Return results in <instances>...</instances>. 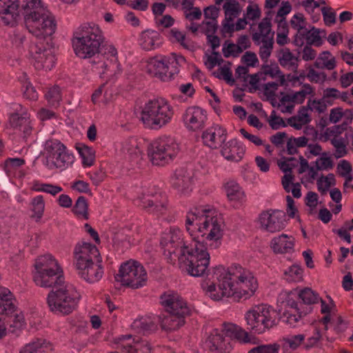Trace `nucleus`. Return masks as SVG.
I'll list each match as a JSON object with an SVG mask.
<instances>
[{"label":"nucleus","mask_w":353,"mask_h":353,"mask_svg":"<svg viewBox=\"0 0 353 353\" xmlns=\"http://www.w3.org/2000/svg\"><path fill=\"white\" fill-rule=\"evenodd\" d=\"M101 30L96 25H85L75 32L72 40L77 56L81 59L93 58L92 70L100 75L114 77L121 73L117 50L112 44H105Z\"/></svg>","instance_id":"1"},{"label":"nucleus","mask_w":353,"mask_h":353,"mask_svg":"<svg viewBox=\"0 0 353 353\" xmlns=\"http://www.w3.org/2000/svg\"><path fill=\"white\" fill-rule=\"evenodd\" d=\"M222 219L214 209L206 207L194 208L187 214L186 230L195 241L200 240L205 245L216 248L223 236Z\"/></svg>","instance_id":"2"},{"label":"nucleus","mask_w":353,"mask_h":353,"mask_svg":"<svg viewBox=\"0 0 353 353\" xmlns=\"http://www.w3.org/2000/svg\"><path fill=\"white\" fill-rule=\"evenodd\" d=\"M23 17L28 31L38 39H49L57 24L52 13L41 4V0H26L23 6Z\"/></svg>","instance_id":"3"},{"label":"nucleus","mask_w":353,"mask_h":353,"mask_svg":"<svg viewBox=\"0 0 353 353\" xmlns=\"http://www.w3.org/2000/svg\"><path fill=\"white\" fill-rule=\"evenodd\" d=\"M227 271L228 279L223 281L221 285L225 290L223 294H227L228 298L239 302L254 295L258 288V283L250 270L240 265L233 264Z\"/></svg>","instance_id":"4"},{"label":"nucleus","mask_w":353,"mask_h":353,"mask_svg":"<svg viewBox=\"0 0 353 353\" xmlns=\"http://www.w3.org/2000/svg\"><path fill=\"white\" fill-rule=\"evenodd\" d=\"M47 296V304L51 312L56 314L68 315L74 311L81 299L76 288L64 279L53 284Z\"/></svg>","instance_id":"5"},{"label":"nucleus","mask_w":353,"mask_h":353,"mask_svg":"<svg viewBox=\"0 0 353 353\" xmlns=\"http://www.w3.org/2000/svg\"><path fill=\"white\" fill-rule=\"evenodd\" d=\"M178 256L180 268L193 276H201L208 270L210 263V254L207 247L200 240L190 245V250H183Z\"/></svg>","instance_id":"6"},{"label":"nucleus","mask_w":353,"mask_h":353,"mask_svg":"<svg viewBox=\"0 0 353 353\" xmlns=\"http://www.w3.org/2000/svg\"><path fill=\"white\" fill-rule=\"evenodd\" d=\"M173 110L163 99L148 101L142 107L140 119L145 128L159 129L171 120Z\"/></svg>","instance_id":"7"},{"label":"nucleus","mask_w":353,"mask_h":353,"mask_svg":"<svg viewBox=\"0 0 353 353\" xmlns=\"http://www.w3.org/2000/svg\"><path fill=\"white\" fill-rule=\"evenodd\" d=\"M33 280L41 288L52 287L53 284L64 279L63 272L57 261L50 254L38 257L34 263Z\"/></svg>","instance_id":"8"},{"label":"nucleus","mask_w":353,"mask_h":353,"mask_svg":"<svg viewBox=\"0 0 353 353\" xmlns=\"http://www.w3.org/2000/svg\"><path fill=\"white\" fill-rule=\"evenodd\" d=\"M185 62V58L176 53L168 57H155L148 61L147 72L163 81H168L178 73V66Z\"/></svg>","instance_id":"9"},{"label":"nucleus","mask_w":353,"mask_h":353,"mask_svg":"<svg viewBox=\"0 0 353 353\" xmlns=\"http://www.w3.org/2000/svg\"><path fill=\"white\" fill-rule=\"evenodd\" d=\"M276 313L266 305H255L246 312L245 320L248 329L258 334H262L274 327L278 319Z\"/></svg>","instance_id":"10"},{"label":"nucleus","mask_w":353,"mask_h":353,"mask_svg":"<svg viewBox=\"0 0 353 353\" xmlns=\"http://www.w3.org/2000/svg\"><path fill=\"white\" fill-rule=\"evenodd\" d=\"M179 152L175 140L169 137H160L148 147V155L153 165L163 166L171 162Z\"/></svg>","instance_id":"11"},{"label":"nucleus","mask_w":353,"mask_h":353,"mask_svg":"<svg viewBox=\"0 0 353 353\" xmlns=\"http://www.w3.org/2000/svg\"><path fill=\"white\" fill-rule=\"evenodd\" d=\"M115 279L123 285L137 289L145 285L147 272L139 262L130 260L121 265Z\"/></svg>","instance_id":"12"},{"label":"nucleus","mask_w":353,"mask_h":353,"mask_svg":"<svg viewBox=\"0 0 353 353\" xmlns=\"http://www.w3.org/2000/svg\"><path fill=\"white\" fill-rule=\"evenodd\" d=\"M50 41L51 39H38L30 46V53L37 70H50L54 65L55 57Z\"/></svg>","instance_id":"13"},{"label":"nucleus","mask_w":353,"mask_h":353,"mask_svg":"<svg viewBox=\"0 0 353 353\" xmlns=\"http://www.w3.org/2000/svg\"><path fill=\"white\" fill-rule=\"evenodd\" d=\"M182 232L178 228H170L168 232L163 233L161 244L164 248V254L168 256L170 263H174L180 254L183 252L181 250H190V247L186 245L182 238Z\"/></svg>","instance_id":"14"},{"label":"nucleus","mask_w":353,"mask_h":353,"mask_svg":"<svg viewBox=\"0 0 353 353\" xmlns=\"http://www.w3.org/2000/svg\"><path fill=\"white\" fill-rule=\"evenodd\" d=\"M10 109L12 112L9 117L10 125L21 132L23 138L26 139L32 134L33 130L30 114L19 103L12 104Z\"/></svg>","instance_id":"15"},{"label":"nucleus","mask_w":353,"mask_h":353,"mask_svg":"<svg viewBox=\"0 0 353 353\" xmlns=\"http://www.w3.org/2000/svg\"><path fill=\"white\" fill-rule=\"evenodd\" d=\"M139 205L149 213L162 214L166 210L165 199L154 188H148L138 197Z\"/></svg>","instance_id":"16"},{"label":"nucleus","mask_w":353,"mask_h":353,"mask_svg":"<svg viewBox=\"0 0 353 353\" xmlns=\"http://www.w3.org/2000/svg\"><path fill=\"white\" fill-rule=\"evenodd\" d=\"M213 277L216 279V283L205 281L201 284L205 294L214 301H220L223 297H228L227 294H223L225 290L221 285L223 281L228 279L227 270L222 266L216 267L213 270Z\"/></svg>","instance_id":"17"},{"label":"nucleus","mask_w":353,"mask_h":353,"mask_svg":"<svg viewBox=\"0 0 353 353\" xmlns=\"http://www.w3.org/2000/svg\"><path fill=\"white\" fill-rule=\"evenodd\" d=\"M97 248L90 243H81L76 245L74 250V264L77 268L82 269L85 265L90 264L100 259Z\"/></svg>","instance_id":"18"},{"label":"nucleus","mask_w":353,"mask_h":353,"mask_svg":"<svg viewBox=\"0 0 353 353\" xmlns=\"http://www.w3.org/2000/svg\"><path fill=\"white\" fill-rule=\"evenodd\" d=\"M161 304L165 312L190 314V310L183 299L175 292H166L161 296Z\"/></svg>","instance_id":"19"},{"label":"nucleus","mask_w":353,"mask_h":353,"mask_svg":"<svg viewBox=\"0 0 353 353\" xmlns=\"http://www.w3.org/2000/svg\"><path fill=\"white\" fill-rule=\"evenodd\" d=\"M285 214L282 211L268 210L259 216L261 228L269 232H279L285 228Z\"/></svg>","instance_id":"20"},{"label":"nucleus","mask_w":353,"mask_h":353,"mask_svg":"<svg viewBox=\"0 0 353 353\" xmlns=\"http://www.w3.org/2000/svg\"><path fill=\"white\" fill-rule=\"evenodd\" d=\"M172 188L179 194H187L192 190L193 174L184 168L176 169L171 178Z\"/></svg>","instance_id":"21"},{"label":"nucleus","mask_w":353,"mask_h":353,"mask_svg":"<svg viewBox=\"0 0 353 353\" xmlns=\"http://www.w3.org/2000/svg\"><path fill=\"white\" fill-rule=\"evenodd\" d=\"M19 0H0V23L14 26L19 19Z\"/></svg>","instance_id":"22"},{"label":"nucleus","mask_w":353,"mask_h":353,"mask_svg":"<svg viewBox=\"0 0 353 353\" xmlns=\"http://www.w3.org/2000/svg\"><path fill=\"white\" fill-rule=\"evenodd\" d=\"M185 127L191 131L202 129L207 119L203 110L199 107L188 108L183 117Z\"/></svg>","instance_id":"23"},{"label":"nucleus","mask_w":353,"mask_h":353,"mask_svg":"<svg viewBox=\"0 0 353 353\" xmlns=\"http://www.w3.org/2000/svg\"><path fill=\"white\" fill-rule=\"evenodd\" d=\"M226 137V130L218 125L206 129L201 137L203 143L212 149L219 148L225 142Z\"/></svg>","instance_id":"24"},{"label":"nucleus","mask_w":353,"mask_h":353,"mask_svg":"<svg viewBox=\"0 0 353 353\" xmlns=\"http://www.w3.org/2000/svg\"><path fill=\"white\" fill-rule=\"evenodd\" d=\"M205 346L212 352L229 353L232 349L231 339L225 337L223 334L215 330L205 341Z\"/></svg>","instance_id":"25"},{"label":"nucleus","mask_w":353,"mask_h":353,"mask_svg":"<svg viewBox=\"0 0 353 353\" xmlns=\"http://www.w3.org/2000/svg\"><path fill=\"white\" fill-rule=\"evenodd\" d=\"M190 314H183L179 312H163L159 315L158 319L162 330L172 332L179 329L185 323V318Z\"/></svg>","instance_id":"26"},{"label":"nucleus","mask_w":353,"mask_h":353,"mask_svg":"<svg viewBox=\"0 0 353 353\" xmlns=\"http://www.w3.org/2000/svg\"><path fill=\"white\" fill-rule=\"evenodd\" d=\"M101 259L97 260L90 264L85 265L82 269H78L79 275L89 283H94L99 281L103 276V270L101 265Z\"/></svg>","instance_id":"27"},{"label":"nucleus","mask_w":353,"mask_h":353,"mask_svg":"<svg viewBox=\"0 0 353 353\" xmlns=\"http://www.w3.org/2000/svg\"><path fill=\"white\" fill-rule=\"evenodd\" d=\"M121 152L124 158L133 164H139L142 159V152L136 139L130 138L123 141Z\"/></svg>","instance_id":"28"},{"label":"nucleus","mask_w":353,"mask_h":353,"mask_svg":"<svg viewBox=\"0 0 353 353\" xmlns=\"http://www.w3.org/2000/svg\"><path fill=\"white\" fill-rule=\"evenodd\" d=\"M272 12L269 11L259 24V31L252 34V40L255 44L259 45L261 41H274V32L271 29Z\"/></svg>","instance_id":"29"},{"label":"nucleus","mask_w":353,"mask_h":353,"mask_svg":"<svg viewBox=\"0 0 353 353\" xmlns=\"http://www.w3.org/2000/svg\"><path fill=\"white\" fill-rule=\"evenodd\" d=\"M74 160L73 154L65 148L49 161H46L45 165L50 170H64L71 165Z\"/></svg>","instance_id":"30"},{"label":"nucleus","mask_w":353,"mask_h":353,"mask_svg":"<svg viewBox=\"0 0 353 353\" xmlns=\"http://www.w3.org/2000/svg\"><path fill=\"white\" fill-rule=\"evenodd\" d=\"M294 237L285 234L274 237L270 242V248L276 254L291 253L294 251Z\"/></svg>","instance_id":"31"},{"label":"nucleus","mask_w":353,"mask_h":353,"mask_svg":"<svg viewBox=\"0 0 353 353\" xmlns=\"http://www.w3.org/2000/svg\"><path fill=\"white\" fill-rule=\"evenodd\" d=\"M221 152L225 159L237 162L243 158L245 150L236 139H232L223 143Z\"/></svg>","instance_id":"32"},{"label":"nucleus","mask_w":353,"mask_h":353,"mask_svg":"<svg viewBox=\"0 0 353 353\" xmlns=\"http://www.w3.org/2000/svg\"><path fill=\"white\" fill-rule=\"evenodd\" d=\"M14 299L8 289L0 287V322L5 321L2 316H9L16 310Z\"/></svg>","instance_id":"33"},{"label":"nucleus","mask_w":353,"mask_h":353,"mask_svg":"<svg viewBox=\"0 0 353 353\" xmlns=\"http://www.w3.org/2000/svg\"><path fill=\"white\" fill-rule=\"evenodd\" d=\"M139 41L143 50H152L161 46L162 39L158 32L147 30L141 33Z\"/></svg>","instance_id":"34"},{"label":"nucleus","mask_w":353,"mask_h":353,"mask_svg":"<svg viewBox=\"0 0 353 353\" xmlns=\"http://www.w3.org/2000/svg\"><path fill=\"white\" fill-rule=\"evenodd\" d=\"M278 60L282 67L292 72L296 71L299 60L289 48H284L280 50L278 54Z\"/></svg>","instance_id":"35"},{"label":"nucleus","mask_w":353,"mask_h":353,"mask_svg":"<svg viewBox=\"0 0 353 353\" xmlns=\"http://www.w3.org/2000/svg\"><path fill=\"white\" fill-rule=\"evenodd\" d=\"M123 353H151V347L148 341L139 338L133 339L132 343L123 345Z\"/></svg>","instance_id":"36"},{"label":"nucleus","mask_w":353,"mask_h":353,"mask_svg":"<svg viewBox=\"0 0 353 353\" xmlns=\"http://www.w3.org/2000/svg\"><path fill=\"white\" fill-rule=\"evenodd\" d=\"M314 66L317 69L332 70L336 68V61L330 52L323 51L319 54L314 63Z\"/></svg>","instance_id":"37"},{"label":"nucleus","mask_w":353,"mask_h":353,"mask_svg":"<svg viewBox=\"0 0 353 353\" xmlns=\"http://www.w3.org/2000/svg\"><path fill=\"white\" fill-rule=\"evenodd\" d=\"M51 350V347L45 339H39L27 345L20 351V353H46Z\"/></svg>","instance_id":"38"},{"label":"nucleus","mask_w":353,"mask_h":353,"mask_svg":"<svg viewBox=\"0 0 353 353\" xmlns=\"http://www.w3.org/2000/svg\"><path fill=\"white\" fill-rule=\"evenodd\" d=\"M66 148L59 140L50 139L47 140L44 145V154L46 161H49L52 157L55 156L60 151Z\"/></svg>","instance_id":"39"},{"label":"nucleus","mask_w":353,"mask_h":353,"mask_svg":"<svg viewBox=\"0 0 353 353\" xmlns=\"http://www.w3.org/2000/svg\"><path fill=\"white\" fill-rule=\"evenodd\" d=\"M225 190L229 200L239 201L244 199L245 193L239 184L234 181H229L225 185Z\"/></svg>","instance_id":"40"},{"label":"nucleus","mask_w":353,"mask_h":353,"mask_svg":"<svg viewBox=\"0 0 353 353\" xmlns=\"http://www.w3.org/2000/svg\"><path fill=\"white\" fill-rule=\"evenodd\" d=\"M223 8L225 12V21L229 22H233L234 19L239 17L242 10L240 3L235 0L225 3Z\"/></svg>","instance_id":"41"},{"label":"nucleus","mask_w":353,"mask_h":353,"mask_svg":"<svg viewBox=\"0 0 353 353\" xmlns=\"http://www.w3.org/2000/svg\"><path fill=\"white\" fill-rule=\"evenodd\" d=\"M45 209V202L42 196H37L32 199L31 210L32 214L31 218L37 222L39 221L43 216Z\"/></svg>","instance_id":"42"},{"label":"nucleus","mask_w":353,"mask_h":353,"mask_svg":"<svg viewBox=\"0 0 353 353\" xmlns=\"http://www.w3.org/2000/svg\"><path fill=\"white\" fill-rule=\"evenodd\" d=\"M132 327L143 333L150 332L157 329L156 323L150 319L141 318L135 320L132 323Z\"/></svg>","instance_id":"43"},{"label":"nucleus","mask_w":353,"mask_h":353,"mask_svg":"<svg viewBox=\"0 0 353 353\" xmlns=\"http://www.w3.org/2000/svg\"><path fill=\"white\" fill-rule=\"evenodd\" d=\"M230 62L221 66L216 71L213 72L214 77L219 79H223L229 84H234V79L232 78V71L230 70Z\"/></svg>","instance_id":"44"},{"label":"nucleus","mask_w":353,"mask_h":353,"mask_svg":"<svg viewBox=\"0 0 353 353\" xmlns=\"http://www.w3.org/2000/svg\"><path fill=\"white\" fill-rule=\"evenodd\" d=\"M88 204L84 196H79L73 208V212L77 216H82L84 219H88Z\"/></svg>","instance_id":"45"},{"label":"nucleus","mask_w":353,"mask_h":353,"mask_svg":"<svg viewBox=\"0 0 353 353\" xmlns=\"http://www.w3.org/2000/svg\"><path fill=\"white\" fill-rule=\"evenodd\" d=\"M299 296L304 304L312 305L318 303L320 298L310 288H305L299 292Z\"/></svg>","instance_id":"46"},{"label":"nucleus","mask_w":353,"mask_h":353,"mask_svg":"<svg viewBox=\"0 0 353 353\" xmlns=\"http://www.w3.org/2000/svg\"><path fill=\"white\" fill-rule=\"evenodd\" d=\"M290 25L299 33L302 34L306 31L307 22L303 14L301 13H297L292 17L290 20Z\"/></svg>","instance_id":"47"},{"label":"nucleus","mask_w":353,"mask_h":353,"mask_svg":"<svg viewBox=\"0 0 353 353\" xmlns=\"http://www.w3.org/2000/svg\"><path fill=\"white\" fill-rule=\"evenodd\" d=\"M345 115L346 117L345 120L341 125H336L328 129L330 133L334 137H339V134L345 130L352 120L353 113L352 111L345 112Z\"/></svg>","instance_id":"48"},{"label":"nucleus","mask_w":353,"mask_h":353,"mask_svg":"<svg viewBox=\"0 0 353 353\" xmlns=\"http://www.w3.org/2000/svg\"><path fill=\"white\" fill-rule=\"evenodd\" d=\"M79 152L82 158V163L85 166H91L94 161V153L93 150L88 147L79 148Z\"/></svg>","instance_id":"49"},{"label":"nucleus","mask_w":353,"mask_h":353,"mask_svg":"<svg viewBox=\"0 0 353 353\" xmlns=\"http://www.w3.org/2000/svg\"><path fill=\"white\" fill-rule=\"evenodd\" d=\"M304 32L307 44H314L316 46H319L321 44L320 32L318 29L314 27H312L311 29L307 28L306 31Z\"/></svg>","instance_id":"50"},{"label":"nucleus","mask_w":353,"mask_h":353,"mask_svg":"<svg viewBox=\"0 0 353 353\" xmlns=\"http://www.w3.org/2000/svg\"><path fill=\"white\" fill-rule=\"evenodd\" d=\"M278 166L285 174L292 172V170L296 167L298 162L294 157H283L282 159L278 161Z\"/></svg>","instance_id":"51"},{"label":"nucleus","mask_w":353,"mask_h":353,"mask_svg":"<svg viewBox=\"0 0 353 353\" xmlns=\"http://www.w3.org/2000/svg\"><path fill=\"white\" fill-rule=\"evenodd\" d=\"M331 143L335 148L334 155L336 159L341 158L347 154L346 146L342 138L334 137V138L331 139Z\"/></svg>","instance_id":"52"},{"label":"nucleus","mask_w":353,"mask_h":353,"mask_svg":"<svg viewBox=\"0 0 353 353\" xmlns=\"http://www.w3.org/2000/svg\"><path fill=\"white\" fill-rule=\"evenodd\" d=\"M46 99L48 103L52 106H57L59 105L61 100V90L59 87L54 86L49 89L46 94Z\"/></svg>","instance_id":"53"},{"label":"nucleus","mask_w":353,"mask_h":353,"mask_svg":"<svg viewBox=\"0 0 353 353\" xmlns=\"http://www.w3.org/2000/svg\"><path fill=\"white\" fill-rule=\"evenodd\" d=\"M302 269L299 266L292 265L285 272V279L290 282L299 281L302 278Z\"/></svg>","instance_id":"54"},{"label":"nucleus","mask_w":353,"mask_h":353,"mask_svg":"<svg viewBox=\"0 0 353 353\" xmlns=\"http://www.w3.org/2000/svg\"><path fill=\"white\" fill-rule=\"evenodd\" d=\"M262 45L260 46L259 54L261 60L267 62L270 57L274 45V41H261Z\"/></svg>","instance_id":"55"},{"label":"nucleus","mask_w":353,"mask_h":353,"mask_svg":"<svg viewBox=\"0 0 353 353\" xmlns=\"http://www.w3.org/2000/svg\"><path fill=\"white\" fill-rule=\"evenodd\" d=\"M305 340L304 334L290 335L283 339L285 344L292 350L297 349Z\"/></svg>","instance_id":"56"},{"label":"nucleus","mask_w":353,"mask_h":353,"mask_svg":"<svg viewBox=\"0 0 353 353\" xmlns=\"http://www.w3.org/2000/svg\"><path fill=\"white\" fill-rule=\"evenodd\" d=\"M279 345L278 344H268L258 345L252 348L248 353H278Z\"/></svg>","instance_id":"57"},{"label":"nucleus","mask_w":353,"mask_h":353,"mask_svg":"<svg viewBox=\"0 0 353 353\" xmlns=\"http://www.w3.org/2000/svg\"><path fill=\"white\" fill-rule=\"evenodd\" d=\"M306 77L310 81L315 83H323L327 79V75L325 72H319L312 66L307 68Z\"/></svg>","instance_id":"58"},{"label":"nucleus","mask_w":353,"mask_h":353,"mask_svg":"<svg viewBox=\"0 0 353 353\" xmlns=\"http://www.w3.org/2000/svg\"><path fill=\"white\" fill-rule=\"evenodd\" d=\"M241 52L242 50L239 48L237 43H229L227 45V42H225L223 45V54L225 57H229L231 55L236 57Z\"/></svg>","instance_id":"59"},{"label":"nucleus","mask_w":353,"mask_h":353,"mask_svg":"<svg viewBox=\"0 0 353 353\" xmlns=\"http://www.w3.org/2000/svg\"><path fill=\"white\" fill-rule=\"evenodd\" d=\"M223 61L221 54L218 52L213 51L212 55L208 56L205 64L210 70H212L216 65H221Z\"/></svg>","instance_id":"60"},{"label":"nucleus","mask_w":353,"mask_h":353,"mask_svg":"<svg viewBox=\"0 0 353 353\" xmlns=\"http://www.w3.org/2000/svg\"><path fill=\"white\" fill-rule=\"evenodd\" d=\"M323 20L327 26H330L336 22V14L330 7H323L321 9Z\"/></svg>","instance_id":"61"},{"label":"nucleus","mask_w":353,"mask_h":353,"mask_svg":"<svg viewBox=\"0 0 353 353\" xmlns=\"http://www.w3.org/2000/svg\"><path fill=\"white\" fill-rule=\"evenodd\" d=\"M311 46L310 44L306 43V45L303 46L301 52H299V54H301V58L305 61H312L316 57V51L313 49Z\"/></svg>","instance_id":"62"},{"label":"nucleus","mask_w":353,"mask_h":353,"mask_svg":"<svg viewBox=\"0 0 353 353\" xmlns=\"http://www.w3.org/2000/svg\"><path fill=\"white\" fill-rule=\"evenodd\" d=\"M244 16L249 20L254 21L261 17V10L257 4H251L247 7Z\"/></svg>","instance_id":"63"},{"label":"nucleus","mask_w":353,"mask_h":353,"mask_svg":"<svg viewBox=\"0 0 353 353\" xmlns=\"http://www.w3.org/2000/svg\"><path fill=\"white\" fill-rule=\"evenodd\" d=\"M171 36L174 38L175 41L179 42L184 48L190 49L192 47L188 41H185V35L176 28L170 30Z\"/></svg>","instance_id":"64"}]
</instances>
